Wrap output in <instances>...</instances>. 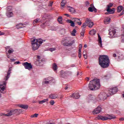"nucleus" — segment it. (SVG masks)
Segmentation results:
<instances>
[{"instance_id": "obj_1", "label": "nucleus", "mask_w": 124, "mask_h": 124, "mask_svg": "<svg viewBox=\"0 0 124 124\" xmlns=\"http://www.w3.org/2000/svg\"><path fill=\"white\" fill-rule=\"evenodd\" d=\"M99 64L102 68H107L110 65V60L108 56L101 55L99 58Z\"/></svg>"}, {"instance_id": "obj_2", "label": "nucleus", "mask_w": 124, "mask_h": 124, "mask_svg": "<svg viewBox=\"0 0 124 124\" xmlns=\"http://www.w3.org/2000/svg\"><path fill=\"white\" fill-rule=\"evenodd\" d=\"M100 88V83L99 79H93L90 81L89 84V88L91 91H94V90H98Z\"/></svg>"}, {"instance_id": "obj_3", "label": "nucleus", "mask_w": 124, "mask_h": 124, "mask_svg": "<svg viewBox=\"0 0 124 124\" xmlns=\"http://www.w3.org/2000/svg\"><path fill=\"white\" fill-rule=\"evenodd\" d=\"M45 40H43L42 39H39L38 40L36 39H32L31 44H32V49L33 51L37 50L39 48V46L41 45Z\"/></svg>"}, {"instance_id": "obj_4", "label": "nucleus", "mask_w": 124, "mask_h": 124, "mask_svg": "<svg viewBox=\"0 0 124 124\" xmlns=\"http://www.w3.org/2000/svg\"><path fill=\"white\" fill-rule=\"evenodd\" d=\"M62 44L63 46H71L73 43L70 42V38L66 37L62 41Z\"/></svg>"}, {"instance_id": "obj_5", "label": "nucleus", "mask_w": 124, "mask_h": 124, "mask_svg": "<svg viewBox=\"0 0 124 124\" xmlns=\"http://www.w3.org/2000/svg\"><path fill=\"white\" fill-rule=\"evenodd\" d=\"M98 120H102V121H107V120H112V119H116V116L113 115H110L108 117H105L102 116H98L97 117Z\"/></svg>"}, {"instance_id": "obj_6", "label": "nucleus", "mask_w": 124, "mask_h": 124, "mask_svg": "<svg viewBox=\"0 0 124 124\" xmlns=\"http://www.w3.org/2000/svg\"><path fill=\"white\" fill-rule=\"evenodd\" d=\"M116 93H118V88H111L108 91V93L107 94V96L109 97L110 95H113Z\"/></svg>"}, {"instance_id": "obj_7", "label": "nucleus", "mask_w": 124, "mask_h": 124, "mask_svg": "<svg viewBox=\"0 0 124 124\" xmlns=\"http://www.w3.org/2000/svg\"><path fill=\"white\" fill-rule=\"evenodd\" d=\"M46 62V59H41L40 56L38 55L37 56V60L35 62V63L36 65H41V63L42 62Z\"/></svg>"}, {"instance_id": "obj_8", "label": "nucleus", "mask_w": 124, "mask_h": 124, "mask_svg": "<svg viewBox=\"0 0 124 124\" xmlns=\"http://www.w3.org/2000/svg\"><path fill=\"white\" fill-rule=\"evenodd\" d=\"M17 112H22V109H15L11 110L9 113L6 114H2L3 115L6 116L7 117H10V116H12L14 114H16Z\"/></svg>"}, {"instance_id": "obj_9", "label": "nucleus", "mask_w": 124, "mask_h": 124, "mask_svg": "<svg viewBox=\"0 0 124 124\" xmlns=\"http://www.w3.org/2000/svg\"><path fill=\"white\" fill-rule=\"evenodd\" d=\"M6 83L5 82H3L2 84H0V92L1 93H5L6 91L5 90V86Z\"/></svg>"}, {"instance_id": "obj_10", "label": "nucleus", "mask_w": 124, "mask_h": 124, "mask_svg": "<svg viewBox=\"0 0 124 124\" xmlns=\"http://www.w3.org/2000/svg\"><path fill=\"white\" fill-rule=\"evenodd\" d=\"M22 65L24 66L25 69H28V70L31 69V63L25 62L22 63Z\"/></svg>"}, {"instance_id": "obj_11", "label": "nucleus", "mask_w": 124, "mask_h": 124, "mask_svg": "<svg viewBox=\"0 0 124 124\" xmlns=\"http://www.w3.org/2000/svg\"><path fill=\"white\" fill-rule=\"evenodd\" d=\"M72 20L75 22V25H78V26L82 25V21L78 18L72 17Z\"/></svg>"}, {"instance_id": "obj_12", "label": "nucleus", "mask_w": 124, "mask_h": 124, "mask_svg": "<svg viewBox=\"0 0 124 124\" xmlns=\"http://www.w3.org/2000/svg\"><path fill=\"white\" fill-rule=\"evenodd\" d=\"M106 95H107L106 93H100L98 95V98H99V100H105L107 98Z\"/></svg>"}, {"instance_id": "obj_13", "label": "nucleus", "mask_w": 124, "mask_h": 124, "mask_svg": "<svg viewBox=\"0 0 124 124\" xmlns=\"http://www.w3.org/2000/svg\"><path fill=\"white\" fill-rule=\"evenodd\" d=\"M109 34L111 37H116V30L114 29L109 30Z\"/></svg>"}, {"instance_id": "obj_14", "label": "nucleus", "mask_w": 124, "mask_h": 124, "mask_svg": "<svg viewBox=\"0 0 124 124\" xmlns=\"http://www.w3.org/2000/svg\"><path fill=\"white\" fill-rule=\"evenodd\" d=\"M68 75V71H64L63 70H62L60 72V77H62V78H64V77H66L67 75Z\"/></svg>"}, {"instance_id": "obj_15", "label": "nucleus", "mask_w": 124, "mask_h": 124, "mask_svg": "<svg viewBox=\"0 0 124 124\" xmlns=\"http://www.w3.org/2000/svg\"><path fill=\"white\" fill-rule=\"evenodd\" d=\"M100 112H101V108L98 107L94 110V111H93V114L94 115H95L96 114H99Z\"/></svg>"}, {"instance_id": "obj_16", "label": "nucleus", "mask_w": 124, "mask_h": 124, "mask_svg": "<svg viewBox=\"0 0 124 124\" xmlns=\"http://www.w3.org/2000/svg\"><path fill=\"white\" fill-rule=\"evenodd\" d=\"M86 21H89L87 22V26H88V27L93 28V22L92 21V20L90 19V18H87Z\"/></svg>"}, {"instance_id": "obj_17", "label": "nucleus", "mask_w": 124, "mask_h": 124, "mask_svg": "<svg viewBox=\"0 0 124 124\" xmlns=\"http://www.w3.org/2000/svg\"><path fill=\"white\" fill-rule=\"evenodd\" d=\"M11 74V68H9L8 71V72L7 73V76H6V78H5L6 81H7L9 78Z\"/></svg>"}, {"instance_id": "obj_18", "label": "nucleus", "mask_w": 124, "mask_h": 124, "mask_svg": "<svg viewBox=\"0 0 124 124\" xmlns=\"http://www.w3.org/2000/svg\"><path fill=\"white\" fill-rule=\"evenodd\" d=\"M67 23H69L70 24L71 27H75V22L74 20H72L70 19H68L66 20Z\"/></svg>"}, {"instance_id": "obj_19", "label": "nucleus", "mask_w": 124, "mask_h": 124, "mask_svg": "<svg viewBox=\"0 0 124 124\" xmlns=\"http://www.w3.org/2000/svg\"><path fill=\"white\" fill-rule=\"evenodd\" d=\"M70 96L72 97H73V98H76V99H78V98L80 97V95L78 93H74Z\"/></svg>"}, {"instance_id": "obj_20", "label": "nucleus", "mask_w": 124, "mask_h": 124, "mask_svg": "<svg viewBox=\"0 0 124 124\" xmlns=\"http://www.w3.org/2000/svg\"><path fill=\"white\" fill-rule=\"evenodd\" d=\"M49 98H51V99H56V98H58V94L52 93L49 95Z\"/></svg>"}, {"instance_id": "obj_21", "label": "nucleus", "mask_w": 124, "mask_h": 124, "mask_svg": "<svg viewBox=\"0 0 124 124\" xmlns=\"http://www.w3.org/2000/svg\"><path fill=\"white\" fill-rule=\"evenodd\" d=\"M107 12H108L109 14H114L115 13V11H116V9L115 8L112 9H107Z\"/></svg>"}, {"instance_id": "obj_22", "label": "nucleus", "mask_w": 124, "mask_h": 124, "mask_svg": "<svg viewBox=\"0 0 124 124\" xmlns=\"http://www.w3.org/2000/svg\"><path fill=\"white\" fill-rule=\"evenodd\" d=\"M98 38L99 46H100V47H102V40L101 39V37H100V35L99 34H98Z\"/></svg>"}, {"instance_id": "obj_23", "label": "nucleus", "mask_w": 124, "mask_h": 124, "mask_svg": "<svg viewBox=\"0 0 124 124\" xmlns=\"http://www.w3.org/2000/svg\"><path fill=\"white\" fill-rule=\"evenodd\" d=\"M49 22L48 21H46L44 23H43L42 24H41L40 26L41 27V28H42V29H44L45 28H46V27H47V26H49Z\"/></svg>"}, {"instance_id": "obj_24", "label": "nucleus", "mask_w": 124, "mask_h": 124, "mask_svg": "<svg viewBox=\"0 0 124 124\" xmlns=\"http://www.w3.org/2000/svg\"><path fill=\"white\" fill-rule=\"evenodd\" d=\"M42 23V21L40 18H36L33 21V25H35L36 24H37L38 23Z\"/></svg>"}, {"instance_id": "obj_25", "label": "nucleus", "mask_w": 124, "mask_h": 124, "mask_svg": "<svg viewBox=\"0 0 124 124\" xmlns=\"http://www.w3.org/2000/svg\"><path fill=\"white\" fill-rule=\"evenodd\" d=\"M111 19L109 17H106L104 20V23L106 25H107L108 24H109L110 23Z\"/></svg>"}, {"instance_id": "obj_26", "label": "nucleus", "mask_w": 124, "mask_h": 124, "mask_svg": "<svg viewBox=\"0 0 124 124\" xmlns=\"http://www.w3.org/2000/svg\"><path fill=\"white\" fill-rule=\"evenodd\" d=\"M68 10L71 13H75V9L72 7L68 6Z\"/></svg>"}, {"instance_id": "obj_27", "label": "nucleus", "mask_w": 124, "mask_h": 124, "mask_svg": "<svg viewBox=\"0 0 124 124\" xmlns=\"http://www.w3.org/2000/svg\"><path fill=\"white\" fill-rule=\"evenodd\" d=\"M65 3H66V0H62L61 2V7L62 8H64V6H65Z\"/></svg>"}, {"instance_id": "obj_28", "label": "nucleus", "mask_w": 124, "mask_h": 124, "mask_svg": "<svg viewBox=\"0 0 124 124\" xmlns=\"http://www.w3.org/2000/svg\"><path fill=\"white\" fill-rule=\"evenodd\" d=\"M19 107L20 108H22L23 109H28V108H29V106L26 105H19Z\"/></svg>"}, {"instance_id": "obj_29", "label": "nucleus", "mask_w": 124, "mask_h": 124, "mask_svg": "<svg viewBox=\"0 0 124 124\" xmlns=\"http://www.w3.org/2000/svg\"><path fill=\"white\" fill-rule=\"evenodd\" d=\"M88 22H89V20H86L85 22L82 24V26L81 27L82 29L86 28V27L88 26Z\"/></svg>"}, {"instance_id": "obj_30", "label": "nucleus", "mask_w": 124, "mask_h": 124, "mask_svg": "<svg viewBox=\"0 0 124 124\" xmlns=\"http://www.w3.org/2000/svg\"><path fill=\"white\" fill-rule=\"evenodd\" d=\"M96 33V32L95 31V30L94 29H93L89 32V34H91V35H94Z\"/></svg>"}, {"instance_id": "obj_31", "label": "nucleus", "mask_w": 124, "mask_h": 124, "mask_svg": "<svg viewBox=\"0 0 124 124\" xmlns=\"http://www.w3.org/2000/svg\"><path fill=\"white\" fill-rule=\"evenodd\" d=\"M88 10L90 12H93V11H96V9L95 8L89 7L88 8Z\"/></svg>"}, {"instance_id": "obj_32", "label": "nucleus", "mask_w": 124, "mask_h": 124, "mask_svg": "<svg viewBox=\"0 0 124 124\" xmlns=\"http://www.w3.org/2000/svg\"><path fill=\"white\" fill-rule=\"evenodd\" d=\"M48 99H44L42 101H39V103L40 104H43L44 103H45V102H47L48 101Z\"/></svg>"}, {"instance_id": "obj_33", "label": "nucleus", "mask_w": 124, "mask_h": 124, "mask_svg": "<svg viewBox=\"0 0 124 124\" xmlns=\"http://www.w3.org/2000/svg\"><path fill=\"white\" fill-rule=\"evenodd\" d=\"M6 15L7 17L10 18V17H12V16H13V13L11 12H9L8 13H7Z\"/></svg>"}, {"instance_id": "obj_34", "label": "nucleus", "mask_w": 124, "mask_h": 124, "mask_svg": "<svg viewBox=\"0 0 124 124\" xmlns=\"http://www.w3.org/2000/svg\"><path fill=\"white\" fill-rule=\"evenodd\" d=\"M124 9V7L119 6L117 7V12H121Z\"/></svg>"}, {"instance_id": "obj_35", "label": "nucleus", "mask_w": 124, "mask_h": 124, "mask_svg": "<svg viewBox=\"0 0 124 124\" xmlns=\"http://www.w3.org/2000/svg\"><path fill=\"white\" fill-rule=\"evenodd\" d=\"M58 21L60 24H62V16H59L57 19Z\"/></svg>"}, {"instance_id": "obj_36", "label": "nucleus", "mask_w": 124, "mask_h": 124, "mask_svg": "<svg viewBox=\"0 0 124 124\" xmlns=\"http://www.w3.org/2000/svg\"><path fill=\"white\" fill-rule=\"evenodd\" d=\"M76 32H77L76 30L74 29L71 32V35H72V36H75V34L76 33Z\"/></svg>"}, {"instance_id": "obj_37", "label": "nucleus", "mask_w": 124, "mask_h": 124, "mask_svg": "<svg viewBox=\"0 0 124 124\" xmlns=\"http://www.w3.org/2000/svg\"><path fill=\"white\" fill-rule=\"evenodd\" d=\"M52 68L54 71H56L58 69V66H57V64H54Z\"/></svg>"}, {"instance_id": "obj_38", "label": "nucleus", "mask_w": 124, "mask_h": 124, "mask_svg": "<svg viewBox=\"0 0 124 124\" xmlns=\"http://www.w3.org/2000/svg\"><path fill=\"white\" fill-rule=\"evenodd\" d=\"M112 6H113V3H109L108 5H107L108 9H110V8H111V7H112Z\"/></svg>"}, {"instance_id": "obj_39", "label": "nucleus", "mask_w": 124, "mask_h": 124, "mask_svg": "<svg viewBox=\"0 0 124 124\" xmlns=\"http://www.w3.org/2000/svg\"><path fill=\"white\" fill-rule=\"evenodd\" d=\"M85 35V30L83 29L82 31L80 32V35L81 36H84Z\"/></svg>"}, {"instance_id": "obj_40", "label": "nucleus", "mask_w": 124, "mask_h": 124, "mask_svg": "<svg viewBox=\"0 0 124 124\" xmlns=\"http://www.w3.org/2000/svg\"><path fill=\"white\" fill-rule=\"evenodd\" d=\"M123 36L122 37V38H123V40H122V42L124 43V25L123 26Z\"/></svg>"}, {"instance_id": "obj_41", "label": "nucleus", "mask_w": 124, "mask_h": 124, "mask_svg": "<svg viewBox=\"0 0 124 124\" xmlns=\"http://www.w3.org/2000/svg\"><path fill=\"white\" fill-rule=\"evenodd\" d=\"M38 116V114L35 113L31 116V118H37Z\"/></svg>"}, {"instance_id": "obj_42", "label": "nucleus", "mask_w": 124, "mask_h": 124, "mask_svg": "<svg viewBox=\"0 0 124 124\" xmlns=\"http://www.w3.org/2000/svg\"><path fill=\"white\" fill-rule=\"evenodd\" d=\"M49 50L50 51V52H53L54 51H56V47L53 48H50Z\"/></svg>"}, {"instance_id": "obj_43", "label": "nucleus", "mask_w": 124, "mask_h": 124, "mask_svg": "<svg viewBox=\"0 0 124 124\" xmlns=\"http://www.w3.org/2000/svg\"><path fill=\"white\" fill-rule=\"evenodd\" d=\"M82 57V52L81 51H78V58H81Z\"/></svg>"}, {"instance_id": "obj_44", "label": "nucleus", "mask_w": 124, "mask_h": 124, "mask_svg": "<svg viewBox=\"0 0 124 124\" xmlns=\"http://www.w3.org/2000/svg\"><path fill=\"white\" fill-rule=\"evenodd\" d=\"M22 26H23V24H17L16 25V27H19V28H18V29H22V28H23V27H22Z\"/></svg>"}, {"instance_id": "obj_45", "label": "nucleus", "mask_w": 124, "mask_h": 124, "mask_svg": "<svg viewBox=\"0 0 124 124\" xmlns=\"http://www.w3.org/2000/svg\"><path fill=\"white\" fill-rule=\"evenodd\" d=\"M82 48H83V45L82 44H79L78 51H81Z\"/></svg>"}, {"instance_id": "obj_46", "label": "nucleus", "mask_w": 124, "mask_h": 124, "mask_svg": "<svg viewBox=\"0 0 124 124\" xmlns=\"http://www.w3.org/2000/svg\"><path fill=\"white\" fill-rule=\"evenodd\" d=\"M14 52V50L13 49H9L8 51V53L9 54H12V53H13Z\"/></svg>"}, {"instance_id": "obj_47", "label": "nucleus", "mask_w": 124, "mask_h": 124, "mask_svg": "<svg viewBox=\"0 0 124 124\" xmlns=\"http://www.w3.org/2000/svg\"><path fill=\"white\" fill-rule=\"evenodd\" d=\"M49 103H50L51 105H54V104H55V102L54 101V100H51L49 102Z\"/></svg>"}, {"instance_id": "obj_48", "label": "nucleus", "mask_w": 124, "mask_h": 124, "mask_svg": "<svg viewBox=\"0 0 124 124\" xmlns=\"http://www.w3.org/2000/svg\"><path fill=\"white\" fill-rule=\"evenodd\" d=\"M49 83H51V80H46L45 81V84H49Z\"/></svg>"}, {"instance_id": "obj_49", "label": "nucleus", "mask_w": 124, "mask_h": 124, "mask_svg": "<svg viewBox=\"0 0 124 124\" xmlns=\"http://www.w3.org/2000/svg\"><path fill=\"white\" fill-rule=\"evenodd\" d=\"M85 5H86V6H89V5H90V3L89 2V1H86L85 2Z\"/></svg>"}, {"instance_id": "obj_50", "label": "nucleus", "mask_w": 124, "mask_h": 124, "mask_svg": "<svg viewBox=\"0 0 124 124\" xmlns=\"http://www.w3.org/2000/svg\"><path fill=\"white\" fill-rule=\"evenodd\" d=\"M7 10H11V6H8L7 7Z\"/></svg>"}, {"instance_id": "obj_51", "label": "nucleus", "mask_w": 124, "mask_h": 124, "mask_svg": "<svg viewBox=\"0 0 124 124\" xmlns=\"http://www.w3.org/2000/svg\"><path fill=\"white\" fill-rule=\"evenodd\" d=\"M19 63H21V62L19 61L15 62V64H19Z\"/></svg>"}, {"instance_id": "obj_52", "label": "nucleus", "mask_w": 124, "mask_h": 124, "mask_svg": "<svg viewBox=\"0 0 124 124\" xmlns=\"http://www.w3.org/2000/svg\"><path fill=\"white\" fill-rule=\"evenodd\" d=\"M83 57H84V59H86L87 58V54H84Z\"/></svg>"}, {"instance_id": "obj_53", "label": "nucleus", "mask_w": 124, "mask_h": 124, "mask_svg": "<svg viewBox=\"0 0 124 124\" xmlns=\"http://www.w3.org/2000/svg\"><path fill=\"white\" fill-rule=\"evenodd\" d=\"M124 14V11H123L120 15L119 16H123V15Z\"/></svg>"}, {"instance_id": "obj_54", "label": "nucleus", "mask_w": 124, "mask_h": 124, "mask_svg": "<svg viewBox=\"0 0 124 124\" xmlns=\"http://www.w3.org/2000/svg\"><path fill=\"white\" fill-rule=\"evenodd\" d=\"M113 57H114V58H116V57H118V55H117V54H113Z\"/></svg>"}, {"instance_id": "obj_55", "label": "nucleus", "mask_w": 124, "mask_h": 124, "mask_svg": "<svg viewBox=\"0 0 124 124\" xmlns=\"http://www.w3.org/2000/svg\"><path fill=\"white\" fill-rule=\"evenodd\" d=\"M65 16H67V17H70V15L68 14H64Z\"/></svg>"}, {"instance_id": "obj_56", "label": "nucleus", "mask_w": 124, "mask_h": 124, "mask_svg": "<svg viewBox=\"0 0 124 124\" xmlns=\"http://www.w3.org/2000/svg\"><path fill=\"white\" fill-rule=\"evenodd\" d=\"M3 34H4V33L0 31V35H3Z\"/></svg>"}, {"instance_id": "obj_57", "label": "nucleus", "mask_w": 124, "mask_h": 124, "mask_svg": "<svg viewBox=\"0 0 124 124\" xmlns=\"http://www.w3.org/2000/svg\"><path fill=\"white\" fill-rule=\"evenodd\" d=\"M53 5V2H51L50 3V4H49V6H52Z\"/></svg>"}, {"instance_id": "obj_58", "label": "nucleus", "mask_w": 124, "mask_h": 124, "mask_svg": "<svg viewBox=\"0 0 124 124\" xmlns=\"http://www.w3.org/2000/svg\"><path fill=\"white\" fill-rule=\"evenodd\" d=\"M87 54V51L86 50H84L83 52V55Z\"/></svg>"}, {"instance_id": "obj_59", "label": "nucleus", "mask_w": 124, "mask_h": 124, "mask_svg": "<svg viewBox=\"0 0 124 124\" xmlns=\"http://www.w3.org/2000/svg\"><path fill=\"white\" fill-rule=\"evenodd\" d=\"M119 120H120V121H124V118H121Z\"/></svg>"}, {"instance_id": "obj_60", "label": "nucleus", "mask_w": 124, "mask_h": 124, "mask_svg": "<svg viewBox=\"0 0 124 124\" xmlns=\"http://www.w3.org/2000/svg\"><path fill=\"white\" fill-rule=\"evenodd\" d=\"M11 61L12 62H15V59H11Z\"/></svg>"}, {"instance_id": "obj_61", "label": "nucleus", "mask_w": 124, "mask_h": 124, "mask_svg": "<svg viewBox=\"0 0 124 124\" xmlns=\"http://www.w3.org/2000/svg\"><path fill=\"white\" fill-rule=\"evenodd\" d=\"M106 15H108V14H110L109 13H108V12L107 13H105Z\"/></svg>"}, {"instance_id": "obj_62", "label": "nucleus", "mask_w": 124, "mask_h": 124, "mask_svg": "<svg viewBox=\"0 0 124 124\" xmlns=\"http://www.w3.org/2000/svg\"><path fill=\"white\" fill-rule=\"evenodd\" d=\"M86 80H87V81H89L90 80V78H86Z\"/></svg>"}, {"instance_id": "obj_63", "label": "nucleus", "mask_w": 124, "mask_h": 124, "mask_svg": "<svg viewBox=\"0 0 124 124\" xmlns=\"http://www.w3.org/2000/svg\"><path fill=\"white\" fill-rule=\"evenodd\" d=\"M84 48H87V45H84Z\"/></svg>"}, {"instance_id": "obj_64", "label": "nucleus", "mask_w": 124, "mask_h": 124, "mask_svg": "<svg viewBox=\"0 0 124 124\" xmlns=\"http://www.w3.org/2000/svg\"><path fill=\"white\" fill-rule=\"evenodd\" d=\"M68 89V87H65V90H67Z\"/></svg>"}]
</instances>
